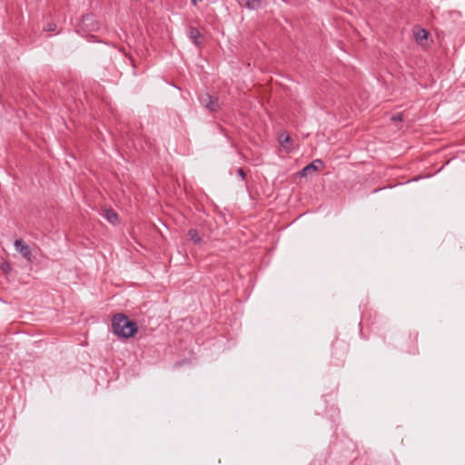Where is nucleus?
<instances>
[{
    "label": "nucleus",
    "mask_w": 465,
    "mask_h": 465,
    "mask_svg": "<svg viewBox=\"0 0 465 465\" xmlns=\"http://www.w3.org/2000/svg\"><path fill=\"white\" fill-rule=\"evenodd\" d=\"M112 331L118 337L130 338L137 331V324L125 315L118 313L112 320Z\"/></svg>",
    "instance_id": "obj_1"
},
{
    "label": "nucleus",
    "mask_w": 465,
    "mask_h": 465,
    "mask_svg": "<svg viewBox=\"0 0 465 465\" xmlns=\"http://www.w3.org/2000/svg\"><path fill=\"white\" fill-rule=\"evenodd\" d=\"M100 29V24L94 14H86L82 17L78 25V32L89 34Z\"/></svg>",
    "instance_id": "obj_2"
},
{
    "label": "nucleus",
    "mask_w": 465,
    "mask_h": 465,
    "mask_svg": "<svg viewBox=\"0 0 465 465\" xmlns=\"http://www.w3.org/2000/svg\"><path fill=\"white\" fill-rule=\"evenodd\" d=\"M200 104L211 112H216L220 105L217 98L213 97L210 94L204 93L199 96Z\"/></svg>",
    "instance_id": "obj_3"
},
{
    "label": "nucleus",
    "mask_w": 465,
    "mask_h": 465,
    "mask_svg": "<svg viewBox=\"0 0 465 465\" xmlns=\"http://www.w3.org/2000/svg\"><path fill=\"white\" fill-rule=\"evenodd\" d=\"M15 249L17 252H19L23 258H25L27 262H33L32 251L29 245L24 242L22 239H16L14 242Z\"/></svg>",
    "instance_id": "obj_4"
},
{
    "label": "nucleus",
    "mask_w": 465,
    "mask_h": 465,
    "mask_svg": "<svg viewBox=\"0 0 465 465\" xmlns=\"http://www.w3.org/2000/svg\"><path fill=\"white\" fill-rule=\"evenodd\" d=\"M323 165V162L320 159H316L307 164L301 172V176H306L316 172L320 167Z\"/></svg>",
    "instance_id": "obj_5"
},
{
    "label": "nucleus",
    "mask_w": 465,
    "mask_h": 465,
    "mask_svg": "<svg viewBox=\"0 0 465 465\" xmlns=\"http://www.w3.org/2000/svg\"><path fill=\"white\" fill-rule=\"evenodd\" d=\"M104 218L112 224L119 223V216L113 209H106L104 211Z\"/></svg>",
    "instance_id": "obj_6"
},
{
    "label": "nucleus",
    "mask_w": 465,
    "mask_h": 465,
    "mask_svg": "<svg viewBox=\"0 0 465 465\" xmlns=\"http://www.w3.org/2000/svg\"><path fill=\"white\" fill-rule=\"evenodd\" d=\"M190 240L194 244H200L203 241L202 237L199 235L198 231L196 229H190L187 232Z\"/></svg>",
    "instance_id": "obj_7"
},
{
    "label": "nucleus",
    "mask_w": 465,
    "mask_h": 465,
    "mask_svg": "<svg viewBox=\"0 0 465 465\" xmlns=\"http://www.w3.org/2000/svg\"><path fill=\"white\" fill-rule=\"evenodd\" d=\"M188 36L191 40H193L194 45H198L197 40L201 36V33L197 28L191 26L188 30Z\"/></svg>",
    "instance_id": "obj_8"
},
{
    "label": "nucleus",
    "mask_w": 465,
    "mask_h": 465,
    "mask_svg": "<svg viewBox=\"0 0 465 465\" xmlns=\"http://www.w3.org/2000/svg\"><path fill=\"white\" fill-rule=\"evenodd\" d=\"M244 6L250 10H257L261 6V0H245Z\"/></svg>",
    "instance_id": "obj_9"
},
{
    "label": "nucleus",
    "mask_w": 465,
    "mask_h": 465,
    "mask_svg": "<svg viewBox=\"0 0 465 465\" xmlns=\"http://www.w3.org/2000/svg\"><path fill=\"white\" fill-rule=\"evenodd\" d=\"M417 41L425 40L428 38V32L425 29L420 28L414 34Z\"/></svg>",
    "instance_id": "obj_10"
},
{
    "label": "nucleus",
    "mask_w": 465,
    "mask_h": 465,
    "mask_svg": "<svg viewBox=\"0 0 465 465\" xmlns=\"http://www.w3.org/2000/svg\"><path fill=\"white\" fill-rule=\"evenodd\" d=\"M402 120H403V117H402L401 114H394L391 116V121H393V122H401Z\"/></svg>",
    "instance_id": "obj_11"
},
{
    "label": "nucleus",
    "mask_w": 465,
    "mask_h": 465,
    "mask_svg": "<svg viewBox=\"0 0 465 465\" xmlns=\"http://www.w3.org/2000/svg\"><path fill=\"white\" fill-rule=\"evenodd\" d=\"M1 269H2L3 272H8L11 270V266L7 262H4L1 265Z\"/></svg>",
    "instance_id": "obj_12"
},
{
    "label": "nucleus",
    "mask_w": 465,
    "mask_h": 465,
    "mask_svg": "<svg viewBox=\"0 0 465 465\" xmlns=\"http://www.w3.org/2000/svg\"><path fill=\"white\" fill-rule=\"evenodd\" d=\"M237 173H238V175H239L242 180H244V178H245V173H244V171H243L242 168H239V169L237 170Z\"/></svg>",
    "instance_id": "obj_13"
},
{
    "label": "nucleus",
    "mask_w": 465,
    "mask_h": 465,
    "mask_svg": "<svg viewBox=\"0 0 465 465\" xmlns=\"http://www.w3.org/2000/svg\"><path fill=\"white\" fill-rule=\"evenodd\" d=\"M290 139H291L290 136L287 134L283 140H281L280 143H281L282 145H284V143L289 142Z\"/></svg>",
    "instance_id": "obj_14"
},
{
    "label": "nucleus",
    "mask_w": 465,
    "mask_h": 465,
    "mask_svg": "<svg viewBox=\"0 0 465 465\" xmlns=\"http://www.w3.org/2000/svg\"><path fill=\"white\" fill-rule=\"evenodd\" d=\"M55 28V25H48L46 30L47 31H54Z\"/></svg>",
    "instance_id": "obj_15"
}]
</instances>
